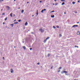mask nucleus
<instances>
[{"instance_id": "8", "label": "nucleus", "mask_w": 80, "mask_h": 80, "mask_svg": "<svg viewBox=\"0 0 80 80\" xmlns=\"http://www.w3.org/2000/svg\"><path fill=\"white\" fill-rule=\"evenodd\" d=\"M27 25H28V23L27 22H26V23L25 24V26H27Z\"/></svg>"}, {"instance_id": "37", "label": "nucleus", "mask_w": 80, "mask_h": 80, "mask_svg": "<svg viewBox=\"0 0 80 80\" xmlns=\"http://www.w3.org/2000/svg\"><path fill=\"white\" fill-rule=\"evenodd\" d=\"M3 24L4 25V24H5V23L4 22H3Z\"/></svg>"}, {"instance_id": "46", "label": "nucleus", "mask_w": 80, "mask_h": 80, "mask_svg": "<svg viewBox=\"0 0 80 80\" xmlns=\"http://www.w3.org/2000/svg\"><path fill=\"white\" fill-rule=\"evenodd\" d=\"M13 16H15V14H14Z\"/></svg>"}, {"instance_id": "9", "label": "nucleus", "mask_w": 80, "mask_h": 80, "mask_svg": "<svg viewBox=\"0 0 80 80\" xmlns=\"http://www.w3.org/2000/svg\"><path fill=\"white\" fill-rule=\"evenodd\" d=\"M22 48H23L24 50H26V48H25V46H23Z\"/></svg>"}, {"instance_id": "2", "label": "nucleus", "mask_w": 80, "mask_h": 80, "mask_svg": "<svg viewBox=\"0 0 80 80\" xmlns=\"http://www.w3.org/2000/svg\"><path fill=\"white\" fill-rule=\"evenodd\" d=\"M39 31H40L41 32H44V31L42 29H39Z\"/></svg>"}, {"instance_id": "3", "label": "nucleus", "mask_w": 80, "mask_h": 80, "mask_svg": "<svg viewBox=\"0 0 80 80\" xmlns=\"http://www.w3.org/2000/svg\"><path fill=\"white\" fill-rule=\"evenodd\" d=\"M44 11H46V9H42L41 11V13H43V12Z\"/></svg>"}, {"instance_id": "19", "label": "nucleus", "mask_w": 80, "mask_h": 80, "mask_svg": "<svg viewBox=\"0 0 80 80\" xmlns=\"http://www.w3.org/2000/svg\"><path fill=\"white\" fill-rule=\"evenodd\" d=\"M11 25L12 27H13V24H11Z\"/></svg>"}, {"instance_id": "27", "label": "nucleus", "mask_w": 80, "mask_h": 80, "mask_svg": "<svg viewBox=\"0 0 80 80\" xmlns=\"http://www.w3.org/2000/svg\"><path fill=\"white\" fill-rule=\"evenodd\" d=\"M62 68V67H60L59 68V69H61Z\"/></svg>"}, {"instance_id": "18", "label": "nucleus", "mask_w": 80, "mask_h": 80, "mask_svg": "<svg viewBox=\"0 0 80 80\" xmlns=\"http://www.w3.org/2000/svg\"><path fill=\"white\" fill-rule=\"evenodd\" d=\"M74 47L75 48L77 47V48H78V46H77L75 45V46Z\"/></svg>"}, {"instance_id": "40", "label": "nucleus", "mask_w": 80, "mask_h": 80, "mask_svg": "<svg viewBox=\"0 0 80 80\" xmlns=\"http://www.w3.org/2000/svg\"><path fill=\"white\" fill-rule=\"evenodd\" d=\"M78 2H80V0L78 1Z\"/></svg>"}, {"instance_id": "41", "label": "nucleus", "mask_w": 80, "mask_h": 80, "mask_svg": "<svg viewBox=\"0 0 80 80\" xmlns=\"http://www.w3.org/2000/svg\"><path fill=\"white\" fill-rule=\"evenodd\" d=\"M29 3V2H27V3Z\"/></svg>"}, {"instance_id": "56", "label": "nucleus", "mask_w": 80, "mask_h": 80, "mask_svg": "<svg viewBox=\"0 0 80 80\" xmlns=\"http://www.w3.org/2000/svg\"><path fill=\"white\" fill-rule=\"evenodd\" d=\"M1 1V0H0V1Z\"/></svg>"}, {"instance_id": "35", "label": "nucleus", "mask_w": 80, "mask_h": 80, "mask_svg": "<svg viewBox=\"0 0 80 80\" xmlns=\"http://www.w3.org/2000/svg\"><path fill=\"white\" fill-rule=\"evenodd\" d=\"M60 72V70H59L58 71V72Z\"/></svg>"}, {"instance_id": "7", "label": "nucleus", "mask_w": 80, "mask_h": 80, "mask_svg": "<svg viewBox=\"0 0 80 80\" xmlns=\"http://www.w3.org/2000/svg\"><path fill=\"white\" fill-rule=\"evenodd\" d=\"M12 14H13V13H10V16H11V17H13V16H12Z\"/></svg>"}, {"instance_id": "26", "label": "nucleus", "mask_w": 80, "mask_h": 80, "mask_svg": "<svg viewBox=\"0 0 80 80\" xmlns=\"http://www.w3.org/2000/svg\"><path fill=\"white\" fill-rule=\"evenodd\" d=\"M18 22H21V20H18Z\"/></svg>"}, {"instance_id": "42", "label": "nucleus", "mask_w": 80, "mask_h": 80, "mask_svg": "<svg viewBox=\"0 0 80 80\" xmlns=\"http://www.w3.org/2000/svg\"><path fill=\"white\" fill-rule=\"evenodd\" d=\"M77 23H79V22H77Z\"/></svg>"}, {"instance_id": "15", "label": "nucleus", "mask_w": 80, "mask_h": 80, "mask_svg": "<svg viewBox=\"0 0 80 80\" xmlns=\"http://www.w3.org/2000/svg\"><path fill=\"white\" fill-rule=\"evenodd\" d=\"M49 37H47V38H46V40H48V38H49Z\"/></svg>"}, {"instance_id": "4", "label": "nucleus", "mask_w": 80, "mask_h": 80, "mask_svg": "<svg viewBox=\"0 0 80 80\" xmlns=\"http://www.w3.org/2000/svg\"><path fill=\"white\" fill-rule=\"evenodd\" d=\"M13 72V69L11 68V73H12Z\"/></svg>"}, {"instance_id": "16", "label": "nucleus", "mask_w": 80, "mask_h": 80, "mask_svg": "<svg viewBox=\"0 0 80 80\" xmlns=\"http://www.w3.org/2000/svg\"><path fill=\"white\" fill-rule=\"evenodd\" d=\"M7 8H8L9 10H10V7L9 6H7Z\"/></svg>"}, {"instance_id": "24", "label": "nucleus", "mask_w": 80, "mask_h": 80, "mask_svg": "<svg viewBox=\"0 0 80 80\" xmlns=\"http://www.w3.org/2000/svg\"><path fill=\"white\" fill-rule=\"evenodd\" d=\"M59 37H62V34H59Z\"/></svg>"}, {"instance_id": "13", "label": "nucleus", "mask_w": 80, "mask_h": 80, "mask_svg": "<svg viewBox=\"0 0 80 80\" xmlns=\"http://www.w3.org/2000/svg\"><path fill=\"white\" fill-rule=\"evenodd\" d=\"M24 12V10H22V11H21V13H23V12Z\"/></svg>"}, {"instance_id": "20", "label": "nucleus", "mask_w": 80, "mask_h": 80, "mask_svg": "<svg viewBox=\"0 0 80 80\" xmlns=\"http://www.w3.org/2000/svg\"><path fill=\"white\" fill-rule=\"evenodd\" d=\"M7 20V17H6V18L5 19V21H6Z\"/></svg>"}, {"instance_id": "48", "label": "nucleus", "mask_w": 80, "mask_h": 80, "mask_svg": "<svg viewBox=\"0 0 80 80\" xmlns=\"http://www.w3.org/2000/svg\"><path fill=\"white\" fill-rule=\"evenodd\" d=\"M57 0H54V1H57Z\"/></svg>"}, {"instance_id": "6", "label": "nucleus", "mask_w": 80, "mask_h": 80, "mask_svg": "<svg viewBox=\"0 0 80 80\" xmlns=\"http://www.w3.org/2000/svg\"><path fill=\"white\" fill-rule=\"evenodd\" d=\"M75 27H78V25H74L72 26V27H73V28Z\"/></svg>"}, {"instance_id": "22", "label": "nucleus", "mask_w": 80, "mask_h": 80, "mask_svg": "<svg viewBox=\"0 0 80 80\" xmlns=\"http://www.w3.org/2000/svg\"><path fill=\"white\" fill-rule=\"evenodd\" d=\"M61 2H65V1H64L63 0H61Z\"/></svg>"}, {"instance_id": "54", "label": "nucleus", "mask_w": 80, "mask_h": 80, "mask_svg": "<svg viewBox=\"0 0 80 80\" xmlns=\"http://www.w3.org/2000/svg\"><path fill=\"white\" fill-rule=\"evenodd\" d=\"M14 48H15V47H14Z\"/></svg>"}, {"instance_id": "12", "label": "nucleus", "mask_w": 80, "mask_h": 80, "mask_svg": "<svg viewBox=\"0 0 80 80\" xmlns=\"http://www.w3.org/2000/svg\"><path fill=\"white\" fill-rule=\"evenodd\" d=\"M18 23V22H14V24H17Z\"/></svg>"}, {"instance_id": "47", "label": "nucleus", "mask_w": 80, "mask_h": 80, "mask_svg": "<svg viewBox=\"0 0 80 80\" xmlns=\"http://www.w3.org/2000/svg\"><path fill=\"white\" fill-rule=\"evenodd\" d=\"M2 10H3V9H1V11H2Z\"/></svg>"}, {"instance_id": "36", "label": "nucleus", "mask_w": 80, "mask_h": 80, "mask_svg": "<svg viewBox=\"0 0 80 80\" xmlns=\"http://www.w3.org/2000/svg\"><path fill=\"white\" fill-rule=\"evenodd\" d=\"M2 15H5V13H3L2 14Z\"/></svg>"}, {"instance_id": "5", "label": "nucleus", "mask_w": 80, "mask_h": 80, "mask_svg": "<svg viewBox=\"0 0 80 80\" xmlns=\"http://www.w3.org/2000/svg\"><path fill=\"white\" fill-rule=\"evenodd\" d=\"M77 35H80V32L79 31H78L77 33Z\"/></svg>"}, {"instance_id": "39", "label": "nucleus", "mask_w": 80, "mask_h": 80, "mask_svg": "<svg viewBox=\"0 0 80 80\" xmlns=\"http://www.w3.org/2000/svg\"><path fill=\"white\" fill-rule=\"evenodd\" d=\"M2 58H3V60H4V57H3Z\"/></svg>"}, {"instance_id": "53", "label": "nucleus", "mask_w": 80, "mask_h": 80, "mask_svg": "<svg viewBox=\"0 0 80 80\" xmlns=\"http://www.w3.org/2000/svg\"><path fill=\"white\" fill-rule=\"evenodd\" d=\"M37 12H38V10H37Z\"/></svg>"}, {"instance_id": "14", "label": "nucleus", "mask_w": 80, "mask_h": 80, "mask_svg": "<svg viewBox=\"0 0 80 80\" xmlns=\"http://www.w3.org/2000/svg\"><path fill=\"white\" fill-rule=\"evenodd\" d=\"M65 4V2H63L62 3V5H63Z\"/></svg>"}, {"instance_id": "49", "label": "nucleus", "mask_w": 80, "mask_h": 80, "mask_svg": "<svg viewBox=\"0 0 80 80\" xmlns=\"http://www.w3.org/2000/svg\"><path fill=\"white\" fill-rule=\"evenodd\" d=\"M14 1H16V0H14Z\"/></svg>"}, {"instance_id": "33", "label": "nucleus", "mask_w": 80, "mask_h": 80, "mask_svg": "<svg viewBox=\"0 0 80 80\" xmlns=\"http://www.w3.org/2000/svg\"><path fill=\"white\" fill-rule=\"evenodd\" d=\"M40 3H41V2H42V1H41L39 2Z\"/></svg>"}, {"instance_id": "30", "label": "nucleus", "mask_w": 80, "mask_h": 80, "mask_svg": "<svg viewBox=\"0 0 80 80\" xmlns=\"http://www.w3.org/2000/svg\"><path fill=\"white\" fill-rule=\"evenodd\" d=\"M37 65H40V63L38 62V63H37Z\"/></svg>"}, {"instance_id": "32", "label": "nucleus", "mask_w": 80, "mask_h": 80, "mask_svg": "<svg viewBox=\"0 0 80 80\" xmlns=\"http://www.w3.org/2000/svg\"><path fill=\"white\" fill-rule=\"evenodd\" d=\"M53 68V67H51V69H52Z\"/></svg>"}, {"instance_id": "52", "label": "nucleus", "mask_w": 80, "mask_h": 80, "mask_svg": "<svg viewBox=\"0 0 80 80\" xmlns=\"http://www.w3.org/2000/svg\"><path fill=\"white\" fill-rule=\"evenodd\" d=\"M74 80H76V79H74Z\"/></svg>"}, {"instance_id": "21", "label": "nucleus", "mask_w": 80, "mask_h": 80, "mask_svg": "<svg viewBox=\"0 0 80 80\" xmlns=\"http://www.w3.org/2000/svg\"><path fill=\"white\" fill-rule=\"evenodd\" d=\"M56 27H57V28H59V26H56Z\"/></svg>"}, {"instance_id": "38", "label": "nucleus", "mask_w": 80, "mask_h": 80, "mask_svg": "<svg viewBox=\"0 0 80 80\" xmlns=\"http://www.w3.org/2000/svg\"><path fill=\"white\" fill-rule=\"evenodd\" d=\"M15 21H16V19H15V20H14V22H15Z\"/></svg>"}, {"instance_id": "28", "label": "nucleus", "mask_w": 80, "mask_h": 80, "mask_svg": "<svg viewBox=\"0 0 80 80\" xmlns=\"http://www.w3.org/2000/svg\"><path fill=\"white\" fill-rule=\"evenodd\" d=\"M58 5V3H56L55 4V5Z\"/></svg>"}, {"instance_id": "29", "label": "nucleus", "mask_w": 80, "mask_h": 80, "mask_svg": "<svg viewBox=\"0 0 80 80\" xmlns=\"http://www.w3.org/2000/svg\"><path fill=\"white\" fill-rule=\"evenodd\" d=\"M53 28H55V26H53Z\"/></svg>"}, {"instance_id": "55", "label": "nucleus", "mask_w": 80, "mask_h": 80, "mask_svg": "<svg viewBox=\"0 0 80 80\" xmlns=\"http://www.w3.org/2000/svg\"><path fill=\"white\" fill-rule=\"evenodd\" d=\"M56 22L57 23V22Z\"/></svg>"}, {"instance_id": "1", "label": "nucleus", "mask_w": 80, "mask_h": 80, "mask_svg": "<svg viewBox=\"0 0 80 80\" xmlns=\"http://www.w3.org/2000/svg\"><path fill=\"white\" fill-rule=\"evenodd\" d=\"M65 73L66 74V75H67V72L65 71H62V72H61V73L62 74H63V73Z\"/></svg>"}, {"instance_id": "51", "label": "nucleus", "mask_w": 80, "mask_h": 80, "mask_svg": "<svg viewBox=\"0 0 80 80\" xmlns=\"http://www.w3.org/2000/svg\"><path fill=\"white\" fill-rule=\"evenodd\" d=\"M2 1H3V0H2Z\"/></svg>"}, {"instance_id": "43", "label": "nucleus", "mask_w": 80, "mask_h": 80, "mask_svg": "<svg viewBox=\"0 0 80 80\" xmlns=\"http://www.w3.org/2000/svg\"><path fill=\"white\" fill-rule=\"evenodd\" d=\"M20 9V8H18V9Z\"/></svg>"}, {"instance_id": "17", "label": "nucleus", "mask_w": 80, "mask_h": 80, "mask_svg": "<svg viewBox=\"0 0 80 80\" xmlns=\"http://www.w3.org/2000/svg\"><path fill=\"white\" fill-rule=\"evenodd\" d=\"M48 57H50V54H48Z\"/></svg>"}, {"instance_id": "11", "label": "nucleus", "mask_w": 80, "mask_h": 80, "mask_svg": "<svg viewBox=\"0 0 80 80\" xmlns=\"http://www.w3.org/2000/svg\"><path fill=\"white\" fill-rule=\"evenodd\" d=\"M47 42V40H46V39L45 40H44V41H43L44 43H45V42Z\"/></svg>"}, {"instance_id": "31", "label": "nucleus", "mask_w": 80, "mask_h": 80, "mask_svg": "<svg viewBox=\"0 0 80 80\" xmlns=\"http://www.w3.org/2000/svg\"><path fill=\"white\" fill-rule=\"evenodd\" d=\"M38 12H37V15H38Z\"/></svg>"}, {"instance_id": "45", "label": "nucleus", "mask_w": 80, "mask_h": 80, "mask_svg": "<svg viewBox=\"0 0 80 80\" xmlns=\"http://www.w3.org/2000/svg\"><path fill=\"white\" fill-rule=\"evenodd\" d=\"M53 5H55V4L54 3H53Z\"/></svg>"}, {"instance_id": "44", "label": "nucleus", "mask_w": 80, "mask_h": 80, "mask_svg": "<svg viewBox=\"0 0 80 80\" xmlns=\"http://www.w3.org/2000/svg\"><path fill=\"white\" fill-rule=\"evenodd\" d=\"M64 13V14H66V12H65Z\"/></svg>"}, {"instance_id": "23", "label": "nucleus", "mask_w": 80, "mask_h": 80, "mask_svg": "<svg viewBox=\"0 0 80 80\" xmlns=\"http://www.w3.org/2000/svg\"><path fill=\"white\" fill-rule=\"evenodd\" d=\"M53 12H55V11H52L51 12V13H52Z\"/></svg>"}, {"instance_id": "25", "label": "nucleus", "mask_w": 80, "mask_h": 80, "mask_svg": "<svg viewBox=\"0 0 80 80\" xmlns=\"http://www.w3.org/2000/svg\"><path fill=\"white\" fill-rule=\"evenodd\" d=\"M72 4H74V3H75V2H72Z\"/></svg>"}, {"instance_id": "50", "label": "nucleus", "mask_w": 80, "mask_h": 80, "mask_svg": "<svg viewBox=\"0 0 80 80\" xmlns=\"http://www.w3.org/2000/svg\"><path fill=\"white\" fill-rule=\"evenodd\" d=\"M33 16H34V15H32V17H33Z\"/></svg>"}, {"instance_id": "10", "label": "nucleus", "mask_w": 80, "mask_h": 80, "mask_svg": "<svg viewBox=\"0 0 80 80\" xmlns=\"http://www.w3.org/2000/svg\"><path fill=\"white\" fill-rule=\"evenodd\" d=\"M51 17L52 18H53L55 17V16L54 15H51Z\"/></svg>"}, {"instance_id": "34", "label": "nucleus", "mask_w": 80, "mask_h": 80, "mask_svg": "<svg viewBox=\"0 0 80 80\" xmlns=\"http://www.w3.org/2000/svg\"><path fill=\"white\" fill-rule=\"evenodd\" d=\"M32 49V48H30V50H31Z\"/></svg>"}]
</instances>
